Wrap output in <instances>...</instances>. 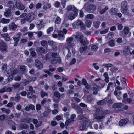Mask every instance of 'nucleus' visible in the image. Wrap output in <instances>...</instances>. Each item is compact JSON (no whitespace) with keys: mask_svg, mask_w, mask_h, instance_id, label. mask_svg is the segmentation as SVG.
Returning <instances> with one entry per match:
<instances>
[{"mask_svg":"<svg viewBox=\"0 0 134 134\" xmlns=\"http://www.w3.org/2000/svg\"><path fill=\"white\" fill-rule=\"evenodd\" d=\"M74 36L77 41L80 42L81 45L84 46V47H82L80 48V52L82 53L86 51L87 47L86 46L89 43V42L86 38H84L79 32H77L76 34L74 35Z\"/></svg>","mask_w":134,"mask_h":134,"instance_id":"obj_1","label":"nucleus"},{"mask_svg":"<svg viewBox=\"0 0 134 134\" xmlns=\"http://www.w3.org/2000/svg\"><path fill=\"white\" fill-rule=\"evenodd\" d=\"M77 113L78 114L80 115L79 116V118L84 122L85 124H83V126H85H85H90L91 125V122H90L89 120L86 117L82 115L83 112L81 109H79Z\"/></svg>","mask_w":134,"mask_h":134,"instance_id":"obj_2","label":"nucleus"},{"mask_svg":"<svg viewBox=\"0 0 134 134\" xmlns=\"http://www.w3.org/2000/svg\"><path fill=\"white\" fill-rule=\"evenodd\" d=\"M72 25L74 27H77L80 26L82 30H85V27L84 23L80 20H77L76 21L73 23Z\"/></svg>","mask_w":134,"mask_h":134,"instance_id":"obj_3","label":"nucleus"},{"mask_svg":"<svg viewBox=\"0 0 134 134\" xmlns=\"http://www.w3.org/2000/svg\"><path fill=\"white\" fill-rule=\"evenodd\" d=\"M35 18V14L32 12L29 13L26 16V21L29 23H31Z\"/></svg>","mask_w":134,"mask_h":134,"instance_id":"obj_4","label":"nucleus"},{"mask_svg":"<svg viewBox=\"0 0 134 134\" xmlns=\"http://www.w3.org/2000/svg\"><path fill=\"white\" fill-rule=\"evenodd\" d=\"M7 49V47L6 43L3 41H0V51L2 52H4Z\"/></svg>","mask_w":134,"mask_h":134,"instance_id":"obj_5","label":"nucleus"},{"mask_svg":"<svg viewBox=\"0 0 134 134\" xmlns=\"http://www.w3.org/2000/svg\"><path fill=\"white\" fill-rule=\"evenodd\" d=\"M127 2L126 1H124L121 3V10L123 13H125L127 12Z\"/></svg>","mask_w":134,"mask_h":134,"instance_id":"obj_6","label":"nucleus"},{"mask_svg":"<svg viewBox=\"0 0 134 134\" xmlns=\"http://www.w3.org/2000/svg\"><path fill=\"white\" fill-rule=\"evenodd\" d=\"M122 106L123 104L121 103H115L113 105L112 107L116 111H120L122 110L121 107Z\"/></svg>","mask_w":134,"mask_h":134,"instance_id":"obj_7","label":"nucleus"},{"mask_svg":"<svg viewBox=\"0 0 134 134\" xmlns=\"http://www.w3.org/2000/svg\"><path fill=\"white\" fill-rule=\"evenodd\" d=\"M96 9V7L95 5L92 4L89 5L86 9V10L89 13L93 12Z\"/></svg>","mask_w":134,"mask_h":134,"instance_id":"obj_8","label":"nucleus"},{"mask_svg":"<svg viewBox=\"0 0 134 134\" xmlns=\"http://www.w3.org/2000/svg\"><path fill=\"white\" fill-rule=\"evenodd\" d=\"M35 65L36 67L39 69H42L43 67V64L38 59H36L35 60Z\"/></svg>","mask_w":134,"mask_h":134,"instance_id":"obj_9","label":"nucleus"},{"mask_svg":"<svg viewBox=\"0 0 134 134\" xmlns=\"http://www.w3.org/2000/svg\"><path fill=\"white\" fill-rule=\"evenodd\" d=\"M34 33L35 34H37V37L39 38L42 37V39H44L47 38V36L43 35V32L41 31H39L37 32H35Z\"/></svg>","mask_w":134,"mask_h":134,"instance_id":"obj_10","label":"nucleus"},{"mask_svg":"<svg viewBox=\"0 0 134 134\" xmlns=\"http://www.w3.org/2000/svg\"><path fill=\"white\" fill-rule=\"evenodd\" d=\"M8 27L9 30L14 31L17 28V26L14 22H13L9 24Z\"/></svg>","mask_w":134,"mask_h":134,"instance_id":"obj_11","label":"nucleus"},{"mask_svg":"<svg viewBox=\"0 0 134 134\" xmlns=\"http://www.w3.org/2000/svg\"><path fill=\"white\" fill-rule=\"evenodd\" d=\"M130 47L129 46H126L124 47V49L123 51V53L125 55H128L130 52Z\"/></svg>","mask_w":134,"mask_h":134,"instance_id":"obj_12","label":"nucleus"},{"mask_svg":"<svg viewBox=\"0 0 134 134\" xmlns=\"http://www.w3.org/2000/svg\"><path fill=\"white\" fill-rule=\"evenodd\" d=\"M12 14V12L11 10L8 9H6L5 12H4V15L7 18H8L10 17Z\"/></svg>","mask_w":134,"mask_h":134,"instance_id":"obj_13","label":"nucleus"},{"mask_svg":"<svg viewBox=\"0 0 134 134\" xmlns=\"http://www.w3.org/2000/svg\"><path fill=\"white\" fill-rule=\"evenodd\" d=\"M128 119L125 118L124 119H121L119 121V124L120 126L125 125L128 122Z\"/></svg>","mask_w":134,"mask_h":134,"instance_id":"obj_14","label":"nucleus"},{"mask_svg":"<svg viewBox=\"0 0 134 134\" xmlns=\"http://www.w3.org/2000/svg\"><path fill=\"white\" fill-rule=\"evenodd\" d=\"M36 26L38 30L41 29L44 27V22L42 21H40L39 24H36Z\"/></svg>","mask_w":134,"mask_h":134,"instance_id":"obj_15","label":"nucleus"},{"mask_svg":"<svg viewBox=\"0 0 134 134\" xmlns=\"http://www.w3.org/2000/svg\"><path fill=\"white\" fill-rule=\"evenodd\" d=\"M48 44L51 46L54 49H56L57 46L56 43L52 41H48Z\"/></svg>","mask_w":134,"mask_h":134,"instance_id":"obj_16","label":"nucleus"},{"mask_svg":"<svg viewBox=\"0 0 134 134\" xmlns=\"http://www.w3.org/2000/svg\"><path fill=\"white\" fill-rule=\"evenodd\" d=\"M36 51L37 53L42 54L44 53L45 51L44 48L43 47H38L36 49Z\"/></svg>","mask_w":134,"mask_h":134,"instance_id":"obj_17","label":"nucleus"},{"mask_svg":"<svg viewBox=\"0 0 134 134\" xmlns=\"http://www.w3.org/2000/svg\"><path fill=\"white\" fill-rule=\"evenodd\" d=\"M77 15L76 13L75 14L71 13L69 15L68 18L69 20H72L74 19Z\"/></svg>","mask_w":134,"mask_h":134,"instance_id":"obj_18","label":"nucleus"},{"mask_svg":"<svg viewBox=\"0 0 134 134\" xmlns=\"http://www.w3.org/2000/svg\"><path fill=\"white\" fill-rule=\"evenodd\" d=\"M16 7L18 9L20 10H23L25 8V7L24 5L19 3L17 4Z\"/></svg>","mask_w":134,"mask_h":134,"instance_id":"obj_19","label":"nucleus"},{"mask_svg":"<svg viewBox=\"0 0 134 134\" xmlns=\"http://www.w3.org/2000/svg\"><path fill=\"white\" fill-rule=\"evenodd\" d=\"M21 38L20 36L15 37L13 38V39L15 42L14 44V46H16L18 44V41L20 40Z\"/></svg>","mask_w":134,"mask_h":134,"instance_id":"obj_20","label":"nucleus"},{"mask_svg":"<svg viewBox=\"0 0 134 134\" xmlns=\"http://www.w3.org/2000/svg\"><path fill=\"white\" fill-rule=\"evenodd\" d=\"M79 105L83 108V109H85V111H87L88 110L87 106L84 103H81L79 104Z\"/></svg>","mask_w":134,"mask_h":134,"instance_id":"obj_21","label":"nucleus"},{"mask_svg":"<svg viewBox=\"0 0 134 134\" xmlns=\"http://www.w3.org/2000/svg\"><path fill=\"white\" fill-rule=\"evenodd\" d=\"M2 36L5 38V40L6 41H8L10 39V37L8 34L6 33L2 34Z\"/></svg>","mask_w":134,"mask_h":134,"instance_id":"obj_22","label":"nucleus"},{"mask_svg":"<svg viewBox=\"0 0 134 134\" xmlns=\"http://www.w3.org/2000/svg\"><path fill=\"white\" fill-rule=\"evenodd\" d=\"M117 12V9L116 8H114L111 9L110 11V14L111 15H116Z\"/></svg>","mask_w":134,"mask_h":134,"instance_id":"obj_23","label":"nucleus"},{"mask_svg":"<svg viewBox=\"0 0 134 134\" xmlns=\"http://www.w3.org/2000/svg\"><path fill=\"white\" fill-rule=\"evenodd\" d=\"M107 101L106 99H104L98 102L97 104L98 105H103L106 103Z\"/></svg>","mask_w":134,"mask_h":134,"instance_id":"obj_24","label":"nucleus"},{"mask_svg":"<svg viewBox=\"0 0 134 134\" xmlns=\"http://www.w3.org/2000/svg\"><path fill=\"white\" fill-rule=\"evenodd\" d=\"M100 22L99 21H95L93 23V26L96 28H98L99 26Z\"/></svg>","mask_w":134,"mask_h":134,"instance_id":"obj_25","label":"nucleus"},{"mask_svg":"<svg viewBox=\"0 0 134 134\" xmlns=\"http://www.w3.org/2000/svg\"><path fill=\"white\" fill-rule=\"evenodd\" d=\"M1 21L3 24L8 23L9 22L10 20L8 19H5L3 18L1 19Z\"/></svg>","mask_w":134,"mask_h":134,"instance_id":"obj_26","label":"nucleus"},{"mask_svg":"<svg viewBox=\"0 0 134 134\" xmlns=\"http://www.w3.org/2000/svg\"><path fill=\"white\" fill-rule=\"evenodd\" d=\"M32 92H28L27 95V97L29 98H35V96L34 95Z\"/></svg>","mask_w":134,"mask_h":134,"instance_id":"obj_27","label":"nucleus"},{"mask_svg":"<svg viewBox=\"0 0 134 134\" xmlns=\"http://www.w3.org/2000/svg\"><path fill=\"white\" fill-rule=\"evenodd\" d=\"M41 97L42 98H43L45 96H48V93L43 91L42 90L40 92Z\"/></svg>","mask_w":134,"mask_h":134,"instance_id":"obj_28","label":"nucleus"},{"mask_svg":"<svg viewBox=\"0 0 134 134\" xmlns=\"http://www.w3.org/2000/svg\"><path fill=\"white\" fill-rule=\"evenodd\" d=\"M71 100L73 102L76 103L79 102L81 100L79 98L75 97L72 98Z\"/></svg>","mask_w":134,"mask_h":134,"instance_id":"obj_29","label":"nucleus"},{"mask_svg":"<svg viewBox=\"0 0 134 134\" xmlns=\"http://www.w3.org/2000/svg\"><path fill=\"white\" fill-rule=\"evenodd\" d=\"M74 121V120L72 119H69L67 120L65 122V124L66 125H69L70 123L73 122Z\"/></svg>","mask_w":134,"mask_h":134,"instance_id":"obj_30","label":"nucleus"},{"mask_svg":"<svg viewBox=\"0 0 134 134\" xmlns=\"http://www.w3.org/2000/svg\"><path fill=\"white\" fill-rule=\"evenodd\" d=\"M108 44L111 47H114L115 45L114 41L113 40H110Z\"/></svg>","mask_w":134,"mask_h":134,"instance_id":"obj_31","label":"nucleus"},{"mask_svg":"<svg viewBox=\"0 0 134 134\" xmlns=\"http://www.w3.org/2000/svg\"><path fill=\"white\" fill-rule=\"evenodd\" d=\"M31 120V119L28 118H24L22 119L21 120V121L22 122H24L26 123H28Z\"/></svg>","mask_w":134,"mask_h":134,"instance_id":"obj_32","label":"nucleus"},{"mask_svg":"<svg viewBox=\"0 0 134 134\" xmlns=\"http://www.w3.org/2000/svg\"><path fill=\"white\" fill-rule=\"evenodd\" d=\"M108 6H105L104 8L102 10L100 11V14H104L108 10Z\"/></svg>","mask_w":134,"mask_h":134,"instance_id":"obj_33","label":"nucleus"},{"mask_svg":"<svg viewBox=\"0 0 134 134\" xmlns=\"http://www.w3.org/2000/svg\"><path fill=\"white\" fill-rule=\"evenodd\" d=\"M73 40V38L72 37H70L67 38L66 40V42H68V44H70V43L72 42Z\"/></svg>","mask_w":134,"mask_h":134,"instance_id":"obj_34","label":"nucleus"},{"mask_svg":"<svg viewBox=\"0 0 134 134\" xmlns=\"http://www.w3.org/2000/svg\"><path fill=\"white\" fill-rule=\"evenodd\" d=\"M94 118L96 119H100L104 118L105 116L104 115L97 116L96 115H94Z\"/></svg>","mask_w":134,"mask_h":134,"instance_id":"obj_35","label":"nucleus"},{"mask_svg":"<svg viewBox=\"0 0 134 134\" xmlns=\"http://www.w3.org/2000/svg\"><path fill=\"white\" fill-rule=\"evenodd\" d=\"M94 18V15L92 14H88L86 15L85 16V19L87 18L90 19H92Z\"/></svg>","mask_w":134,"mask_h":134,"instance_id":"obj_36","label":"nucleus"},{"mask_svg":"<svg viewBox=\"0 0 134 134\" xmlns=\"http://www.w3.org/2000/svg\"><path fill=\"white\" fill-rule=\"evenodd\" d=\"M121 82L124 85H125L127 86L126 79L124 77H121Z\"/></svg>","mask_w":134,"mask_h":134,"instance_id":"obj_37","label":"nucleus"},{"mask_svg":"<svg viewBox=\"0 0 134 134\" xmlns=\"http://www.w3.org/2000/svg\"><path fill=\"white\" fill-rule=\"evenodd\" d=\"M85 23L87 27H91L92 23L90 21L87 20L86 21Z\"/></svg>","mask_w":134,"mask_h":134,"instance_id":"obj_38","label":"nucleus"},{"mask_svg":"<svg viewBox=\"0 0 134 134\" xmlns=\"http://www.w3.org/2000/svg\"><path fill=\"white\" fill-rule=\"evenodd\" d=\"M20 96L19 94H16L15 97V101L17 102H19L20 100Z\"/></svg>","mask_w":134,"mask_h":134,"instance_id":"obj_39","label":"nucleus"},{"mask_svg":"<svg viewBox=\"0 0 134 134\" xmlns=\"http://www.w3.org/2000/svg\"><path fill=\"white\" fill-rule=\"evenodd\" d=\"M123 30L124 34L125 35L127 34L129 32L128 28L127 27H124Z\"/></svg>","mask_w":134,"mask_h":134,"instance_id":"obj_40","label":"nucleus"},{"mask_svg":"<svg viewBox=\"0 0 134 134\" xmlns=\"http://www.w3.org/2000/svg\"><path fill=\"white\" fill-rule=\"evenodd\" d=\"M68 54H67V55L66 57V58L67 59H69L70 57L71 56V53L70 52L69 50V49L68 48Z\"/></svg>","mask_w":134,"mask_h":134,"instance_id":"obj_41","label":"nucleus"},{"mask_svg":"<svg viewBox=\"0 0 134 134\" xmlns=\"http://www.w3.org/2000/svg\"><path fill=\"white\" fill-rule=\"evenodd\" d=\"M114 36V34L113 32L109 33L107 36V38L109 39L112 38Z\"/></svg>","mask_w":134,"mask_h":134,"instance_id":"obj_42","label":"nucleus"},{"mask_svg":"<svg viewBox=\"0 0 134 134\" xmlns=\"http://www.w3.org/2000/svg\"><path fill=\"white\" fill-rule=\"evenodd\" d=\"M40 44L42 46L44 47L47 44V42L46 41L42 40L41 41Z\"/></svg>","mask_w":134,"mask_h":134,"instance_id":"obj_43","label":"nucleus"},{"mask_svg":"<svg viewBox=\"0 0 134 134\" xmlns=\"http://www.w3.org/2000/svg\"><path fill=\"white\" fill-rule=\"evenodd\" d=\"M60 22L61 18L59 16L57 17L55 21V23L58 24L60 23Z\"/></svg>","mask_w":134,"mask_h":134,"instance_id":"obj_44","label":"nucleus"},{"mask_svg":"<svg viewBox=\"0 0 134 134\" xmlns=\"http://www.w3.org/2000/svg\"><path fill=\"white\" fill-rule=\"evenodd\" d=\"M72 108L75 109H77L79 108V105L75 103H73L72 104Z\"/></svg>","mask_w":134,"mask_h":134,"instance_id":"obj_45","label":"nucleus"},{"mask_svg":"<svg viewBox=\"0 0 134 134\" xmlns=\"http://www.w3.org/2000/svg\"><path fill=\"white\" fill-rule=\"evenodd\" d=\"M116 25H118V28L119 30H121L123 28V26L122 24H119L118 23L116 24Z\"/></svg>","mask_w":134,"mask_h":134,"instance_id":"obj_46","label":"nucleus"},{"mask_svg":"<svg viewBox=\"0 0 134 134\" xmlns=\"http://www.w3.org/2000/svg\"><path fill=\"white\" fill-rule=\"evenodd\" d=\"M54 96L58 98H59L61 97V95L58 91L54 92Z\"/></svg>","mask_w":134,"mask_h":134,"instance_id":"obj_47","label":"nucleus"},{"mask_svg":"<svg viewBox=\"0 0 134 134\" xmlns=\"http://www.w3.org/2000/svg\"><path fill=\"white\" fill-rule=\"evenodd\" d=\"M53 30V28L52 27H51L49 28L47 30V32L49 34Z\"/></svg>","mask_w":134,"mask_h":134,"instance_id":"obj_48","label":"nucleus"},{"mask_svg":"<svg viewBox=\"0 0 134 134\" xmlns=\"http://www.w3.org/2000/svg\"><path fill=\"white\" fill-rule=\"evenodd\" d=\"M58 35L59 37L63 38V39L64 38V36L63 32L61 31L58 32Z\"/></svg>","mask_w":134,"mask_h":134,"instance_id":"obj_49","label":"nucleus"},{"mask_svg":"<svg viewBox=\"0 0 134 134\" xmlns=\"http://www.w3.org/2000/svg\"><path fill=\"white\" fill-rule=\"evenodd\" d=\"M109 30V29L108 28L106 29L103 30L101 31L100 32V33L101 34H104L107 33Z\"/></svg>","mask_w":134,"mask_h":134,"instance_id":"obj_50","label":"nucleus"},{"mask_svg":"<svg viewBox=\"0 0 134 134\" xmlns=\"http://www.w3.org/2000/svg\"><path fill=\"white\" fill-rule=\"evenodd\" d=\"M51 56L52 58H55L58 57V54L56 53L53 52L51 54Z\"/></svg>","mask_w":134,"mask_h":134,"instance_id":"obj_51","label":"nucleus"},{"mask_svg":"<svg viewBox=\"0 0 134 134\" xmlns=\"http://www.w3.org/2000/svg\"><path fill=\"white\" fill-rule=\"evenodd\" d=\"M30 51L32 57H34L36 56V53L32 49H30Z\"/></svg>","mask_w":134,"mask_h":134,"instance_id":"obj_52","label":"nucleus"},{"mask_svg":"<svg viewBox=\"0 0 134 134\" xmlns=\"http://www.w3.org/2000/svg\"><path fill=\"white\" fill-rule=\"evenodd\" d=\"M92 95L91 94L90 95L88 96L87 97V100L89 102H91L92 100Z\"/></svg>","mask_w":134,"mask_h":134,"instance_id":"obj_53","label":"nucleus"},{"mask_svg":"<svg viewBox=\"0 0 134 134\" xmlns=\"http://www.w3.org/2000/svg\"><path fill=\"white\" fill-rule=\"evenodd\" d=\"M73 11L74 12V14H75L76 13L77 14V15L78 14V9L76 8L74 6H73V8H72Z\"/></svg>","mask_w":134,"mask_h":134,"instance_id":"obj_54","label":"nucleus"},{"mask_svg":"<svg viewBox=\"0 0 134 134\" xmlns=\"http://www.w3.org/2000/svg\"><path fill=\"white\" fill-rule=\"evenodd\" d=\"M51 58L49 54H47L45 55V59L46 60H50Z\"/></svg>","mask_w":134,"mask_h":134,"instance_id":"obj_55","label":"nucleus"},{"mask_svg":"<svg viewBox=\"0 0 134 134\" xmlns=\"http://www.w3.org/2000/svg\"><path fill=\"white\" fill-rule=\"evenodd\" d=\"M29 88V91L32 92L33 93H34L35 92V91L33 90V87L30 86H28Z\"/></svg>","mask_w":134,"mask_h":134,"instance_id":"obj_56","label":"nucleus"},{"mask_svg":"<svg viewBox=\"0 0 134 134\" xmlns=\"http://www.w3.org/2000/svg\"><path fill=\"white\" fill-rule=\"evenodd\" d=\"M35 32H28V36L30 38H32Z\"/></svg>","mask_w":134,"mask_h":134,"instance_id":"obj_57","label":"nucleus"},{"mask_svg":"<svg viewBox=\"0 0 134 134\" xmlns=\"http://www.w3.org/2000/svg\"><path fill=\"white\" fill-rule=\"evenodd\" d=\"M20 31L21 32H26L27 31V27H24L23 28L21 29L20 30Z\"/></svg>","mask_w":134,"mask_h":134,"instance_id":"obj_58","label":"nucleus"},{"mask_svg":"<svg viewBox=\"0 0 134 134\" xmlns=\"http://www.w3.org/2000/svg\"><path fill=\"white\" fill-rule=\"evenodd\" d=\"M76 61V59L75 58H73L71 62L69 64V65H71L74 64L75 63Z\"/></svg>","mask_w":134,"mask_h":134,"instance_id":"obj_59","label":"nucleus"},{"mask_svg":"<svg viewBox=\"0 0 134 134\" xmlns=\"http://www.w3.org/2000/svg\"><path fill=\"white\" fill-rule=\"evenodd\" d=\"M51 63L52 64H56L57 63L56 60L55 58H54L51 60Z\"/></svg>","mask_w":134,"mask_h":134,"instance_id":"obj_60","label":"nucleus"},{"mask_svg":"<svg viewBox=\"0 0 134 134\" xmlns=\"http://www.w3.org/2000/svg\"><path fill=\"white\" fill-rule=\"evenodd\" d=\"M91 49L93 51H95L98 49L97 46L95 45H93L91 47Z\"/></svg>","mask_w":134,"mask_h":134,"instance_id":"obj_61","label":"nucleus"},{"mask_svg":"<svg viewBox=\"0 0 134 134\" xmlns=\"http://www.w3.org/2000/svg\"><path fill=\"white\" fill-rule=\"evenodd\" d=\"M122 41V40L121 38H118L116 40V42L120 44L121 43Z\"/></svg>","mask_w":134,"mask_h":134,"instance_id":"obj_62","label":"nucleus"},{"mask_svg":"<svg viewBox=\"0 0 134 134\" xmlns=\"http://www.w3.org/2000/svg\"><path fill=\"white\" fill-rule=\"evenodd\" d=\"M73 6L71 5H69L68 6L67 8V10L68 11H70L72 9Z\"/></svg>","mask_w":134,"mask_h":134,"instance_id":"obj_63","label":"nucleus"},{"mask_svg":"<svg viewBox=\"0 0 134 134\" xmlns=\"http://www.w3.org/2000/svg\"><path fill=\"white\" fill-rule=\"evenodd\" d=\"M13 86L14 89H16L18 88L20 86V84L18 83H16L13 85Z\"/></svg>","mask_w":134,"mask_h":134,"instance_id":"obj_64","label":"nucleus"}]
</instances>
